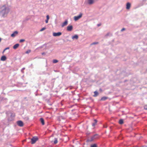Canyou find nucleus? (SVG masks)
Returning <instances> with one entry per match:
<instances>
[{"label":"nucleus","mask_w":147,"mask_h":147,"mask_svg":"<svg viewBox=\"0 0 147 147\" xmlns=\"http://www.w3.org/2000/svg\"><path fill=\"white\" fill-rule=\"evenodd\" d=\"M73 29V26L72 25H69L67 27V30L68 31H71Z\"/></svg>","instance_id":"6"},{"label":"nucleus","mask_w":147,"mask_h":147,"mask_svg":"<svg viewBox=\"0 0 147 147\" xmlns=\"http://www.w3.org/2000/svg\"><path fill=\"white\" fill-rule=\"evenodd\" d=\"M46 18H47V20H49V16L48 15H47V16H46Z\"/></svg>","instance_id":"27"},{"label":"nucleus","mask_w":147,"mask_h":147,"mask_svg":"<svg viewBox=\"0 0 147 147\" xmlns=\"http://www.w3.org/2000/svg\"><path fill=\"white\" fill-rule=\"evenodd\" d=\"M40 120L41 123H42V125H44L45 124V123H44V119L42 118H40Z\"/></svg>","instance_id":"16"},{"label":"nucleus","mask_w":147,"mask_h":147,"mask_svg":"<svg viewBox=\"0 0 147 147\" xmlns=\"http://www.w3.org/2000/svg\"><path fill=\"white\" fill-rule=\"evenodd\" d=\"M25 41V40L24 39H20V41H19V42H20V43H22V42L24 41Z\"/></svg>","instance_id":"23"},{"label":"nucleus","mask_w":147,"mask_h":147,"mask_svg":"<svg viewBox=\"0 0 147 147\" xmlns=\"http://www.w3.org/2000/svg\"><path fill=\"white\" fill-rule=\"evenodd\" d=\"M61 32H58L57 33L54 32L53 33V36H59L61 34Z\"/></svg>","instance_id":"5"},{"label":"nucleus","mask_w":147,"mask_h":147,"mask_svg":"<svg viewBox=\"0 0 147 147\" xmlns=\"http://www.w3.org/2000/svg\"><path fill=\"white\" fill-rule=\"evenodd\" d=\"M18 32L17 31H14L13 33L11 34V36L14 37L18 34Z\"/></svg>","instance_id":"10"},{"label":"nucleus","mask_w":147,"mask_h":147,"mask_svg":"<svg viewBox=\"0 0 147 147\" xmlns=\"http://www.w3.org/2000/svg\"><path fill=\"white\" fill-rule=\"evenodd\" d=\"M57 139L56 138H55V140L54 141V143L55 144H57Z\"/></svg>","instance_id":"22"},{"label":"nucleus","mask_w":147,"mask_h":147,"mask_svg":"<svg viewBox=\"0 0 147 147\" xmlns=\"http://www.w3.org/2000/svg\"><path fill=\"white\" fill-rule=\"evenodd\" d=\"M25 69V68H23L22 70H23L24 69Z\"/></svg>","instance_id":"35"},{"label":"nucleus","mask_w":147,"mask_h":147,"mask_svg":"<svg viewBox=\"0 0 147 147\" xmlns=\"http://www.w3.org/2000/svg\"><path fill=\"white\" fill-rule=\"evenodd\" d=\"M15 116V114L13 113H10V118H9V120L11 121L12 120Z\"/></svg>","instance_id":"8"},{"label":"nucleus","mask_w":147,"mask_h":147,"mask_svg":"<svg viewBox=\"0 0 147 147\" xmlns=\"http://www.w3.org/2000/svg\"><path fill=\"white\" fill-rule=\"evenodd\" d=\"M98 43V42H94L92 44V45H95Z\"/></svg>","instance_id":"28"},{"label":"nucleus","mask_w":147,"mask_h":147,"mask_svg":"<svg viewBox=\"0 0 147 147\" xmlns=\"http://www.w3.org/2000/svg\"><path fill=\"white\" fill-rule=\"evenodd\" d=\"M94 94L93 96L94 97H96L97 96L98 94V92L96 91H95V92H94Z\"/></svg>","instance_id":"17"},{"label":"nucleus","mask_w":147,"mask_h":147,"mask_svg":"<svg viewBox=\"0 0 147 147\" xmlns=\"http://www.w3.org/2000/svg\"><path fill=\"white\" fill-rule=\"evenodd\" d=\"M38 138L37 136H34L31 139V143L32 144H34L38 140Z\"/></svg>","instance_id":"2"},{"label":"nucleus","mask_w":147,"mask_h":147,"mask_svg":"<svg viewBox=\"0 0 147 147\" xmlns=\"http://www.w3.org/2000/svg\"><path fill=\"white\" fill-rule=\"evenodd\" d=\"M17 123L18 125L20 127H22L23 126V122L20 120L17 121Z\"/></svg>","instance_id":"4"},{"label":"nucleus","mask_w":147,"mask_h":147,"mask_svg":"<svg viewBox=\"0 0 147 147\" xmlns=\"http://www.w3.org/2000/svg\"><path fill=\"white\" fill-rule=\"evenodd\" d=\"M91 147H97L96 145L95 144H94L93 145H92L91 146Z\"/></svg>","instance_id":"25"},{"label":"nucleus","mask_w":147,"mask_h":147,"mask_svg":"<svg viewBox=\"0 0 147 147\" xmlns=\"http://www.w3.org/2000/svg\"><path fill=\"white\" fill-rule=\"evenodd\" d=\"M130 7L131 4L129 3H127L126 4V9H130Z\"/></svg>","instance_id":"12"},{"label":"nucleus","mask_w":147,"mask_h":147,"mask_svg":"<svg viewBox=\"0 0 147 147\" xmlns=\"http://www.w3.org/2000/svg\"><path fill=\"white\" fill-rule=\"evenodd\" d=\"M7 59L6 57L5 56H3L1 57V60L2 61H5Z\"/></svg>","instance_id":"13"},{"label":"nucleus","mask_w":147,"mask_h":147,"mask_svg":"<svg viewBox=\"0 0 147 147\" xmlns=\"http://www.w3.org/2000/svg\"><path fill=\"white\" fill-rule=\"evenodd\" d=\"M1 9L0 12V15L4 17L6 16L9 12V8L3 6L2 7Z\"/></svg>","instance_id":"1"},{"label":"nucleus","mask_w":147,"mask_h":147,"mask_svg":"<svg viewBox=\"0 0 147 147\" xmlns=\"http://www.w3.org/2000/svg\"><path fill=\"white\" fill-rule=\"evenodd\" d=\"M46 29V28L45 27H43L40 30V31L42 32V31L45 30Z\"/></svg>","instance_id":"24"},{"label":"nucleus","mask_w":147,"mask_h":147,"mask_svg":"<svg viewBox=\"0 0 147 147\" xmlns=\"http://www.w3.org/2000/svg\"><path fill=\"white\" fill-rule=\"evenodd\" d=\"M58 62V61L56 59H54L53 61V63H56Z\"/></svg>","instance_id":"21"},{"label":"nucleus","mask_w":147,"mask_h":147,"mask_svg":"<svg viewBox=\"0 0 147 147\" xmlns=\"http://www.w3.org/2000/svg\"><path fill=\"white\" fill-rule=\"evenodd\" d=\"M101 25V24H98L97 25V26H100Z\"/></svg>","instance_id":"34"},{"label":"nucleus","mask_w":147,"mask_h":147,"mask_svg":"<svg viewBox=\"0 0 147 147\" xmlns=\"http://www.w3.org/2000/svg\"><path fill=\"white\" fill-rule=\"evenodd\" d=\"M9 47H7L3 51V52H4L5 50H7V49H9Z\"/></svg>","instance_id":"29"},{"label":"nucleus","mask_w":147,"mask_h":147,"mask_svg":"<svg viewBox=\"0 0 147 147\" xmlns=\"http://www.w3.org/2000/svg\"><path fill=\"white\" fill-rule=\"evenodd\" d=\"M144 109H146V110H147V106H145L144 107Z\"/></svg>","instance_id":"32"},{"label":"nucleus","mask_w":147,"mask_h":147,"mask_svg":"<svg viewBox=\"0 0 147 147\" xmlns=\"http://www.w3.org/2000/svg\"><path fill=\"white\" fill-rule=\"evenodd\" d=\"M107 98V97H103L101 98L100 99V100L104 101L106 100Z\"/></svg>","instance_id":"18"},{"label":"nucleus","mask_w":147,"mask_h":147,"mask_svg":"<svg viewBox=\"0 0 147 147\" xmlns=\"http://www.w3.org/2000/svg\"><path fill=\"white\" fill-rule=\"evenodd\" d=\"M78 38V36L77 35H75L72 37V38L73 39H77Z\"/></svg>","instance_id":"15"},{"label":"nucleus","mask_w":147,"mask_h":147,"mask_svg":"<svg viewBox=\"0 0 147 147\" xmlns=\"http://www.w3.org/2000/svg\"><path fill=\"white\" fill-rule=\"evenodd\" d=\"M48 20H47V19L45 20V22H46V23H48Z\"/></svg>","instance_id":"31"},{"label":"nucleus","mask_w":147,"mask_h":147,"mask_svg":"<svg viewBox=\"0 0 147 147\" xmlns=\"http://www.w3.org/2000/svg\"><path fill=\"white\" fill-rule=\"evenodd\" d=\"M119 123L120 124H122L123 123V120L122 119H120L119 121Z\"/></svg>","instance_id":"20"},{"label":"nucleus","mask_w":147,"mask_h":147,"mask_svg":"<svg viewBox=\"0 0 147 147\" xmlns=\"http://www.w3.org/2000/svg\"><path fill=\"white\" fill-rule=\"evenodd\" d=\"M109 33H108L105 36H109Z\"/></svg>","instance_id":"33"},{"label":"nucleus","mask_w":147,"mask_h":147,"mask_svg":"<svg viewBox=\"0 0 147 147\" xmlns=\"http://www.w3.org/2000/svg\"><path fill=\"white\" fill-rule=\"evenodd\" d=\"M19 46V44H16L14 45L13 47V49H17Z\"/></svg>","instance_id":"14"},{"label":"nucleus","mask_w":147,"mask_h":147,"mask_svg":"<svg viewBox=\"0 0 147 147\" xmlns=\"http://www.w3.org/2000/svg\"><path fill=\"white\" fill-rule=\"evenodd\" d=\"M98 136V134H96L95 135H94L93 137H91L90 140H89V141L90 142H92L94 140V139L95 138V136Z\"/></svg>","instance_id":"11"},{"label":"nucleus","mask_w":147,"mask_h":147,"mask_svg":"<svg viewBox=\"0 0 147 147\" xmlns=\"http://www.w3.org/2000/svg\"><path fill=\"white\" fill-rule=\"evenodd\" d=\"M95 2L94 0H88V4L91 5L94 3Z\"/></svg>","instance_id":"7"},{"label":"nucleus","mask_w":147,"mask_h":147,"mask_svg":"<svg viewBox=\"0 0 147 147\" xmlns=\"http://www.w3.org/2000/svg\"><path fill=\"white\" fill-rule=\"evenodd\" d=\"M61 117L63 119H65V118H63L62 116H61Z\"/></svg>","instance_id":"36"},{"label":"nucleus","mask_w":147,"mask_h":147,"mask_svg":"<svg viewBox=\"0 0 147 147\" xmlns=\"http://www.w3.org/2000/svg\"><path fill=\"white\" fill-rule=\"evenodd\" d=\"M1 38H0V42L1 41Z\"/></svg>","instance_id":"37"},{"label":"nucleus","mask_w":147,"mask_h":147,"mask_svg":"<svg viewBox=\"0 0 147 147\" xmlns=\"http://www.w3.org/2000/svg\"><path fill=\"white\" fill-rule=\"evenodd\" d=\"M68 24V21L67 20H66L64 22H63L61 24V26L62 27H63L64 26H66Z\"/></svg>","instance_id":"9"},{"label":"nucleus","mask_w":147,"mask_h":147,"mask_svg":"<svg viewBox=\"0 0 147 147\" xmlns=\"http://www.w3.org/2000/svg\"><path fill=\"white\" fill-rule=\"evenodd\" d=\"M83 14L82 13H80L79 15L77 16H75L74 17V20L75 21H77L79 19H80L82 18V16Z\"/></svg>","instance_id":"3"},{"label":"nucleus","mask_w":147,"mask_h":147,"mask_svg":"<svg viewBox=\"0 0 147 147\" xmlns=\"http://www.w3.org/2000/svg\"><path fill=\"white\" fill-rule=\"evenodd\" d=\"M31 52V51L30 50H28L27 51H26V53H30Z\"/></svg>","instance_id":"26"},{"label":"nucleus","mask_w":147,"mask_h":147,"mask_svg":"<svg viewBox=\"0 0 147 147\" xmlns=\"http://www.w3.org/2000/svg\"><path fill=\"white\" fill-rule=\"evenodd\" d=\"M125 30V28H122L121 30V31H123L124 30Z\"/></svg>","instance_id":"30"},{"label":"nucleus","mask_w":147,"mask_h":147,"mask_svg":"<svg viewBox=\"0 0 147 147\" xmlns=\"http://www.w3.org/2000/svg\"><path fill=\"white\" fill-rule=\"evenodd\" d=\"M94 122L92 124V126H94L97 122V121L96 120V119H94Z\"/></svg>","instance_id":"19"}]
</instances>
